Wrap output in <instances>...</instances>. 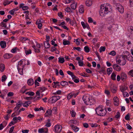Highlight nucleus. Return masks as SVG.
I'll return each mask as SVG.
<instances>
[{
    "label": "nucleus",
    "mask_w": 133,
    "mask_h": 133,
    "mask_svg": "<svg viewBox=\"0 0 133 133\" xmlns=\"http://www.w3.org/2000/svg\"><path fill=\"white\" fill-rule=\"evenodd\" d=\"M5 67L4 65L3 64H0V70L1 72H3L4 69Z\"/></svg>",
    "instance_id": "22"
},
{
    "label": "nucleus",
    "mask_w": 133,
    "mask_h": 133,
    "mask_svg": "<svg viewBox=\"0 0 133 133\" xmlns=\"http://www.w3.org/2000/svg\"><path fill=\"white\" fill-rule=\"evenodd\" d=\"M43 20L42 19H39L37 21L36 24H42L43 22Z\"/></svg>",
    "instance_id": "43"
},
{
    "label": "nucleus",
    "mask_w": 133,
    "mask_h": 133,
    "mask_svg": "<svg viewBox=\"0 0 133 133\" xmlns=\"http://www.w3.org/2000/svg\"><path fill=\"white\" fill-rule=\"evenodd\" d=\"M51 44L52 45H53L54 47H56L57 46V44H55L54 41H53V40H52L51 41Z\"/></svg>",
    "instance_id": "61"
},
{
    "label": "nucleus",
    "mask_w": 133,
    "mask_h": 133,
    "mask_svg": "<svg viewBox=\"0 0 133 133\" xmlns=\"http://www.w3.org/2000/svg\"><path fill=\"white\" fill-rule=\"evenodd\" d=\"M38 131L39 133H47L48 131V129L47 128L40 129H39Z\"/></svg>",
    "instance_id": "7"
},
{
    "label": "nucleus",
    "mask_w": 133,
    "mask_h": 133,
    "mask_svg": "<svg viewBox=\"0 0 133 133\" xmlns=\"http://www.w3.org/2000/svg\"><path fill=\"white\" fill-rule=\"evenodd\" d=\"M129 74L132 77H133V69L131 70L129 72Z\"/></svg>",
    "instance_id": "57"
},
{
    "label": "nucleus",
    "mask_w": 133,
    "mask_h": 133,
    "mask_svg": "<svg viewBox=\"0 0 133 133\" xmlns=\"http://www.w3.org/2000/svg\"><path fill=\"white\" fill-rule=\"evenodd\" d=\"M82 99L85 104L90 105L92 104V99H90L89 97L87 96L86 95H85L83 96Z\"/></svg>",
    "instance_id": "3"
},
{
    "label": "nucleus",
    "mask_w": 133,
    "mask_h": 133,
    "mask_svg": "<svg viewBox=\"0 0 133 133\" xmlns=\"http://www.w3.org/2000/svg\"><path fill=\"white\" fill-rule=\"evenodd\" d=\"M52 111L51 110L49 109L45 113V117H47L49 116H50L52 114Z\"/></svg>",
    "instance_id": "14"
},
{
    "label": "nucleus",
    "mask_w": 133,
    "mask_h": 133,
    "mask_svg": "<svg viewBox=\"0 0 133 133\" xmlns=\"http://www.w3.org/2000/svg\"><path fill=\"white\" fill-rule=\"evenodd\" d=\"M127 89V88L126 87H122L120 88V90L123 93L124 92V91L126 90Z\"/></svg>",
    "instance_id": "34"
},
{
    "label": "nucleus",
    "mask_w": 133,
    "mask_h": 133,
    "mask_svg": "<svg viewBox=\"0 0 133 133\" xmlns=\"http://www.w3.org/2000/svg\"><path fill=\"white\" fill-rule=\"evenodd\" d=\"M59 82H54L52 84H53V83L54 84V85H55V87L54 86L53 87L54 88H56V86H58V87H59L60 86V84H59Z\"/></svg>",
    "instance_id": "28"
},
{
    "label": "nucleus",
    "mask_w": 133,
    "mask_h": 133,
    "mask_svg": "<svg viewBox=\"0 0 133 133\" xmlns=\"http://www.w3.org/2000/svg\"><path fill=\"white\" fill-rule=\"evenodd\" d=\"M6 79V76L5 75H3L2 77V82L5 81Z\"/></svg>",
    "instance_id": "40"
},
{
    "label": "nucleus",
    "mask_w": 133,
    "mask_h": 133,
    "mask_svg": "<svg viewBox=\"0 0 133 133\" xmlns=\"http://www.w3.org/2000/svg\"><path fill=\"white\" fill-rule=\"evenodd\" d=\"M127 78V76L126 74L122 72L121 73V79L124 81Z\"/></svg>",
    "instance_id": "11"
},
{
    "label": "nucleus",
    "mask_w": 133,
    "mask_h": 133,
    "mask_svg": "<svg viewBox=\"0 0 133 133\" xmlns=\"http://www.w3.org/2000/svg\"><path fill=\"white\" fill-rule=\"evenodd\" d=\"M63 45H69L70 44V43L69 41H66L64 39L63 40Z\"/></svg>",
    "instance_id": "24"
},
{
    "label": "nucleus",
    "mask_w": 133,
    "mask_h": 133,
    "mask_svg": "<svg viewBox=\"0 0 133 133\" xmlns=\"http://www.w3.org/2000/svg\"><path fill=\"white\" fill-rule=\"evenodd\" d=\"M116 75L114 72H113L111 76V79L113 80H116Z\"/></svg>",
    "instance_id": "29"
},
{
    "label": "nucleus",
    "mask_w": 133,
    "mask_h": 133,
    "mask_svg": "<svg viewBox=\"0 0 133 133\" xmlns=\"http://www.w3.org/2000/svg\"><path fill=\"white\" fill-rule=\"evenodd\" d=\"M126 125L127 126V128L129 130H131L132 129V127L129 124H127Z\"/></svg>",
    "instance_id": "54"
},
{
    "label": "nucleus",
    "mask_w": 133,
    "mask_h": 133,
    "mask_svg": "<svg viewBox=\"0 0 133 133\" xmlns=\"http://www.w3.org/2000/svg\"><path fill=\"white\" fill-rule=\"evenodd\" d=\"M112 66L114 69L117 71H119L121 69V67L117 64H114Z\"/></svg>",
    "instance_id": "8"
},
{
    "label": "nucleus",
    "mask_w": 133,
    "mask_h": 133,
    "mask_svg": "<svg viewBox=\"0 0 133 133\" xmlns=\"http://www.w3.org/2000/svg\"><path fill=\"white\" fill-rule=\"evenodd\" d=\"M114 101V104L115 105L118 106L119 104V102L118 98L116 96L113 99Z\"/></svg>",
    "instance_id": "9"
},
{
    "label": "nucleus",
    "mask_w": 133,
    "mask_h": 133,
    "mask_svg": "<svg viewBox=\"0 0 133 133\" xmlns=\"http://www.w3.org/2000/svg\"><path fill=\"white\" fill-rule=\"evenodd\" d=\"M50 120L49 119H48V122H47L46 124L45 125V126L48 127H49L51 126V123L50 122Z\"/></svg>",
    "instance_id": "41"
},
{
    "label": "nucleus",
    "mask_w": 133,
    "mask_h": 133,
    "mask_svg": "<svg viewBox=\"0 0 133 133\" xmlns=\"http://www.w3.org/2000/svg\"><path fill=\"white\" fill-rule=\"evenodd\" d=\"M130 117L129 114H128L126 115L125 117V119L127 120H130Z\"/></svg>",
    "instance_id": "50"
},
{
    "label": "nucleus",
    "mask_w": 133,
    "mask_h": 133,
    "mask_svg": "<svg viewBox=\"0 0 133 133\" xmlns=\"http://www.w3.org/2000/svg\"><path fill=\"white\" fill-rule=\"evenodd\" d=\"M105 48L104 46H101L99 49V51L100 52L105 51Z\"/></svg>",
    "instance_id": "38"
},
{
    "label": "nucleus",
    "mask_w": 133,
    "mask_h": 133,
    "mask_svg": "<svg viewBox=\"0 0 133 133\" xmlns=\"http://www.w3.org/2000/svg\"><path fill=\"white\" fill-rule=\"evenodd\" d=\"M28 84L29 85H32L33 84L34 81L33 79H28Z\"/></svg>",
    "instance_id": "21"
},
{
    "label": "nucleus",
    "mask_w": 133,
    "mask_h": 133,
    "mask_svg": "<svg viewBox=\"0 0 133 133\" xmlns=\"http://www.w3.org/2000/svg\"><path fill=\"white\" fill-rule=\"evenodd\" d=\"M71 127L75 132L78 131L79 130V128L76 126L73 125H71Z\"/></svg>",
    "instance_id": "15"
},
{
    "label": "nucleus",
    "mask_w": 133,
    "mask_h": 133,
    "mask_svg": "<svg viewBox=\"0 0 133 133\" xmlns=\"http://www.w3.org/2000/svg\"><path fill=\"white\" fill-rule=\"evenodd\" d=\"M14 126H13L12 127H11L10 129V130L9 131V133H12V131H13V130L14 129Z\"/></svg>",
    "instance_id": "63"
},
{
    "label": "nucleus",
    "mask_w": 133,
    "mask_h": 133,
    "mask_svg": "<svg viewBox=\"0 0 133 133\" xmlns=\"http://www.w3.org/2000/svg\"><path fill=\"white\" fill-rule=\"evenodd\" d=\"M34 98H33V97L31 96H30L29 97H26L25 98V99L27 100H31L32 99H33Z\"/></svg>",
    "instance_id": "55"
},
{
    "label": "nucleus",
    "mask_w": 133,
    "mask_h": 133,
    "mask_svg": "<svg viewBox=\"0 0 133 133\" xmlns=\"http://www.w3.org/2000/svg\"><path fill=\"white\" fill-rule=\"evenodd\" d=\"M40 92H39L38 90L36 92V96L34 98V101H35L37 100H36V99L35 98H36V97H38V96H39L40 95Z\"/></svg>",
    "instance_id": "27"
},
{
    "label": "nucleus",
    "mask_w": 133,
    "mask_h": 133,
    "mask_svg": "<svg viewBox=\"0 0 133 133\" xmlns=\"http://www.w3.org/2000/svg\"><path fill=\"white\" fill-rule=\"evenodd\" d=\"M1 26L2 27L6 28L7 26L6 24L4 23L3 22H2L1 23Z\"/></svg>",
    "instance_id": "45"
},
{
    "label": "nucleus",
    "mask_w": 133,
    "mask_h": 133,
    "mask_svg": "<svg viewBox=\"0 0 133 133\" xmlns=\"http://www.w3.org/2000/svg\"><path fill=\"white\" fill-rule=\"evenodd\" d=\"M46 89V88L45 87H41L38 91L40 93H42L45 91Z\"/></svg>",
    "instance_id": "32"
},
{
    "label": "nucleus",
    "mask_w": 133,
    "mask_h": 133,
    "mask_svg": "<svg viewBox=\"0 0 133 133\" xmlns=\"http://www.w3.org/2000/svg\"><path fill=\"white\" fill-rule=\"evenodd\" d=\"M23 104V103L22 102L21 103H17L16 104V106L17 107L19 108L20 107H21L22 105Z\"/></svg>",
    "instance_id": "56"
},
{
    "label": "nucleus",
    "mask_w": 133,
    "mask_h": 133,
    "mask_svg": "<svg viewBox=\"0 0 133 133\" xmlns=\"http://www.w3.org/2000/svg\"><path fill=\"white\" fill-rule=\"evenodd\" d=\"M7 95L8 96H13L14 93L12 92H10L8 93Z\"/></svg>",
    "instance_id": "59"
},
{
    "label": "nucleus",
    "mask_w": 133,
    "mask_h": 133,
    "mask_svg": "<svg viewBox=\"0 0 133 133\" xmlns=\"http://www.w3.org/2000/svg\"><path fill=\"white\" fill-rule=\"evenodd\" d=\"M116 53L115 51H112L110 52L109 54L114 56L115 55Z\"/></svg>",
    "instance_id": "49"
},
{
    "label": "nucleus",
    "mask_w": 133,
    "mask_h": 133,
    "mask_svg": "<svg viewBox=\"0 0 133 133\" xmlns=\"http://www.w3.org/2000/svg\"><path fill=\"white\" fill-rule=\"evenodd\" d=\"M25 86H24L22 88V89L21 91V92L23 93H24L26 91L28 90V89H25V90L23 91V90L24 89H25Z\"/></svg>",
    "instance_id": "46"
},
{
    "label": "nucleus",
    "mask_w": 133,
    "mask_h": 133,
    "mask_svg": "<svg viewBox=\"0 0 133 133\" xmlns=\"http://www.w3.org/2000/svg\"><path fill=\"white\" fill-rule=\"evenodd\" d=\"M84 49L85 52L88 53L90 51V49L88 46H85Z\"/></svg>",
    "instance_id": "30"
},
{
    "label": "nucleus",
    "mask_w": 133,
    "mask_h": 133,
    "mask_svg": "<svg viewBox=\"0 0 133 133\" xmlns=\"http://www.w3.org/2000/svg\"><path fill=\"white\" fill-rule=\"evenodd\" d=\"M123 95L124 97H128L129 96L128 93L126 92H123Z\"/></svg>",
    "instance_id": "47"
},
{
    "label": "nucleus",
    "mask_w": 133,
    "mask_h": 133,
    "mask_svg": "<svg viewBox=\"0 0 133 133\" xmlns=\"http://www.w3.org/2000/svg\"><path fill=\"white\" fill-rule=\"evenodd\" d=\"M19 49L17 47H15L11 49V51L13 53H15L16 52L17 50Z\"/></svg>",
    "instance_id": "35"
},
{
    "label": "nucleus",
    "mask_w": 133,
    "mask_h": 133,
    "mask_svg": "<svg viewBox=\"0 0 133 133\" xmlns=\"http://www.w3.org/2000/svg\"><path fill=\"white\" fill-rule=\"evenodd\" d=\"M43 94H42L40 96L37 97H36V98H35L36 99V100H39V99H41L42 97L43 96Z\"/></svg>",
    "instance_id": "53"
},
{
    "label": "nucleus",
    "mask_w": 133,
    "mask_h": 133,
    "mask_svg": "<svg viewBox=\"0 0 133 133\" xmlns=\"http://www.w3.org/2000/svg\"><path fill=\"white\" fill-rule=\"evenodd\" d=\"M12 57V55L9 54H6L4 55V58L5 59H9Z\"/></svg>",
    "instance_id": "17"
},
{
    "label": "nucleus",
    "mask_w": 133,
    "mask_h": 133,
    "mask_svg": "<svg viewBox=\"0 0 133 133\" xmlns=\"http://www.w3.org/2000/svg\"><path fill=\"white\" fill-rule=\"evenodd\" d=\"M73 49L74 50H76L78 51H80L81 50V48L79 47H74L73 48Z\"/></svg>",
    "instance_id": "58"
},
{
    "label": "nucleus",
    "mask_w": 133,
    "mask_h": 133,
    "mask_svg": "<svg viewBox=\"0 0 133 133\" xmlns=\"http://www.w3.org/2000/svg\"><path fill=\"white\" fill-rule=\"evenodd\" d=\"M81 24L84 29H85L86 28V25H85V23L83 22H81Z\"/></svg>",
    "instance_id": "51"
},
{
    "label": "nucleus",
    "mask_w": 133,
    "mask_h": 133,
    "mask_svg": "<svg viewBox=\"0 0 133 133\" xmlns=\"http://www.w3.org/2000/svg\"><path fill=\"white\" fill-rule=\"evenodd\" d=\"M120 116V112H118L115 116V117L117 119H118L119 118Z\"/></svg>",
    "instance_id": "44"
},
{
    "label": "nucleus",
    "mask_w": 133,
    "mask_h": 133,
    "mask_svg": "<svg viewBox=\"0 0 133 133\" xmlns=\"http://www.w3.org/2000/svg\"><path fill=\"white\" fill-rule=\"evenodd\" d=\"M116 5V8L118 11L120 13H123L124 11L123 7L119 4H117Z\"/></svg>",
    "instance_id": "5"
},
{
    "label": "nucleus",
    "mask_w": 133,
    "mask_h": 133,
    "mask_svg": "<svg viewBox=\"0 0 133 133\" xmlns=\"http://www.w3.org/2000/svg\"><path fill=\"white\" fill-rule=\"evenodd\" d=\"M112 69L111 68H108L107 70V74L109 75L112 72Z\"/></svg>",
    "instance_id": "25"
},
{
    "label": "nucleus",
    "mask_w": 133,
    "mask_h": 133,
    "mask_svg": "<svg viewBox=\"0 0 133 133\" xmlns=\"http://www.w3.org/2000/svg\"><path fill=\"white\" fill-rule=\"evenodd\" d=\"M57 49L56 48L53 46L51 48V52H54V51L56 50Z\"/></svg>",
    "instance_id": "52"
},
{
    "label": "nucleus",
    "mask_w": 133,
    "mask_h": 133,
    "mask_svg": "<svg viewBox=\"0 0 133 133\" xmlns=\"http://www.w3.org/2000/svg\"><path fill=\"white\" fill-rule=\"evenodd\" d=\"M95 110L97 114L100 116H105L107 113L106 110H104L102 107L100 106L97 107Z\"/></svg>",
    "instance_id": "2"
},
{
    "label": "nucleus",
    "mask_w": 133,
    "mask_h": 133,
    "mask_svg": "<svg viewBox=\"0 0 133 133\" xmlns=\"http://www.w3.org/2000/svg\"><path fill=\"white\" fill-rule=\"evenodd\" d=\"M109 8L110 6H106L105 4L102 5L101 6L100 10L99 11L100 15L102 17H104L105 15L107 14L109 12Z\"/></svg>",
    "instance_id": "1"
},
{
    "label": "nucleus",
    "mask_w": 133,
    "mask_h": 133,
    "mask_svg": "<svg viewBox=\"0 0 133 133\" xmlns=\"http://www.w3.org/2000/svg\"><path fill=\"white\" fill-rule=\"evenodd\" d=\"M110 88L111 91L112 93H115L116 92L117 88L114 86V85L113 84H111L110 85Z\"/></svg>",
    "instance_id": "10"
},
{
    "label": "nucleus",
    "mask_w": 133,
    "mask_h": 133,
    "mask_svg": "<svg viewBox=\"0 0 133 133\" xmlns=\"http://www.w3.org/2000/svg\"><path fill=\"white\" fill-rule=\"evenodd\" d=\"M62 128V127L61 125H56L55 127V132L56 133H59L61 132Z\"/></svg>",
    "instance_id": "6"
},
{
    "label": "nucleus",
    "mask_w": 133,
    "mask_h": 133,
    "mask_svg": "<svg viewBox=\"0 0 133 133\" xmlns=\"http://www.w3.org/2000/svg\"><path fill=\"white\" fill-rule=\"evenodd\" d=\"M60 98L59 96H54L51 97L49 99V101H50L51 103H55Z\"/></svg>",
    "instance_id": "4"
},
{
    "label": "nucleus",
    "mask_w": 133,
    "mask_h": 133,
    "mask_svg": "<svg viewBox=\"0 0 133 133\" xmlns=\"http://www.w3.org/2000/svg\"><path fill=\"white\" fill-rule=\"evenodd\" d=\"M44 46L45 48L47 49L50 47V45L48 42H45L44 43Z\"/></svg>",
    "instance_id": "16"
},
{
    "label": "nucleus",
    "mask_w": 133,
    "mask_h": 133,
    "mask_svg": "<svg viewBox=\"0 0 133 133\" xmlns=\"http://www.w3.org/2000/svg\"><path fill=\"white\" fill-rule=\"evenodd\" d=\"M79 11V12L81 13L82 14L84 13V9L83 5H81L80 6Z\"/></svg>",
    "instance_id": "23"
},
{
    "label": "nucleus",
    "mask_w": 133,
    "mask_h": 133,
    "mask_svg": "<svg viewBox=\"0 0 133 133\" xmlns=\"http://www.w3.org/2000/svg\"><path fill=\"white\" fill-rule=\"evenodd\" d=\"M61 85L63 87H64L66 85H68V83L66 81H63L61 82L60 83Z\"/></svg>",
    "instance_id": "20"
},
{
    "label": "nucleus",
    "mask_w": 133,
    "mask_h": 133,
    "mask_svg": "<svg viewBox=\"0 0 133 133\" xmlns=\"http://www.w3.org/2000/svg\"><path fill=\"white\" fill-rule=\"evenodd\" d=\"M128 60L130 62H133V57L131 56L130 55L129 57H128Z\"/></svg>",
    "instance_id": "39"
},
{
    "label": "nucleus",
    "mask_w": 133,
    "mask_h": 133,
    "mask_svg": "<svg viewBox=\"0 0 133 133\" xmlns=\"http://www.w3.org/2000/svg\"><path fill=\"white\" fill-rule=\"evenodd\" d=\"M90 125L92 127H96L98 126V125L96 123H90Z\"/></svg>",
    "instance_id": "48"
},
{
    "label": "nucleus",
    "mask_w": 133,
    "mask_h": 133,
    "mask_svg": "<svg viewBox=\"0 0 133 133\" xmlns=\"http://www.w3.org/2000/svg\"><path fill=\"white\" fill-rule=\"evenodd\" d=\"M58 62L60 63H63L64 62V58L63 57H59L58 58Z\"/></svg>",
    "instance_id": "26"
},
{
    "label": "nucleus",
    "mask_w": 133,
    "mask_h": 133,
    "mask_svg": "<svg viewBox=\"0 0 133 133\" xmlns=\"http://www.w3.org/2000/svg\"><path fill=\"white\" fill-rule=\"evenodd\" d=\"M31 103V101H26L23 104V105L24 107H27L29 106Z\"/></svg>",
    "instance_id": "19"
},
{
    "label": "nucleus",
    "mask_w": 133,
    "mask_h": 133,
    "mask_svg": "<svg viewBox=\"0 0 133 133\" xmlns=\"http://www.w3.org/2000/svg\"><path fill=\"white\" fill-rule=\"evenodd\" d=\"M114 26H110L108 28V29L110 32H113V31L115 29L113 28Z\"/></svg>",
    "instance_id": "31"
},
{
    "label": "nucleus",
    "mask_w": 133,
    "mask_h": 133,
    "mask_svg": "<svg viewBox=\"0 0 133 133\" xmlns=\"http://www.w3.org/2000/svg\"><path fill=\"white\" fill-rule=\"evenodd\" d=\"M121 56L122 57V58L123 59V62L122 63V64H120V65H124L126 63V61L125 60V59H127L128 57L126 55H122Z\"/></svg>",
    "instance_id": "12"
},
{
    "label": "nucleus",
    "mask_w": 133,
    "mask_h": 133,
    "mask_svg": "<svg viewBox=\"0 0 133 133\" xmlns=\"http://www.w3.org/2000/svg\"><path fill=\"white\" fill-rule=\"evenodd\" d=\"M14 10H12L9 11V13H10L11 15L14 14Z\"/></svg>",
    "instance_id": "62"
},
{
    "label": "nucleus",
    "mask_w": 133,
    "mask_h": 133,
    "mask_svg": "<svg viewBox=\"0 0 133 133\" xmlns=\"http://www.w3.org/2000/svg\"><path fill=\"white\" fill-rule=\"evenodd\" d=\"M88 22L89 23H91L93 22V20L91 17L88 18Z\"/></svg>",
    "instance_id": "60"
},
{
    "label": "nucleus",
    "mask_w": 133,
    "mask_h": 133,
    "mask_svg": "<svg viewBox=\"0 0 133 133\" xmlns=\"http://www.w3.org/2000/svg\"><path fill=\"white\" fill-rule=\"evenodd\" d=\"M70 113L72 117H74L75 116L76 113L75 112L73 111V110L70 111Z\"/></svg>",
    "instance_id": "42"
},
{
    "label": "nucleus",
    "mask_w": 133,
    "mask_h": 133,
    "mask_svg": "<svg viewBox=\"0 0 133 133\" xmlns=\"http://www.w3.org/2000/svg\"><path fill=\"white\" fill-rule=\"evenodd\" d=\"M91 2L90 1H86L85 2V4L86 5L88 6H90L91 4Z\"/></svg>",
    "instance_id": "37"
},
{
    "label": "nucleus",
    "mask_w": 133,
    "mask_h": 133,
    "mask_svg": "<svg viewBox=\"0 0 133 133\" xmlns=\"http://www.w3.org/2000/svg\"><path fill=\"white\" fill-rule=\"evenodd\" d=\"M22 132L23 133H28L29 132V130H22Z\"/></svg>",
    "instance_id": "64"
},
{
    "label": "nucleus",
    "mask_w": 133,
    "mask_h": 133,
    "mask_svg": "<svg viewBox=\"0 0 133 133\" xmlns=\"http://www.w3.org/2000/svg\"><path fill=\"white\" fill-rule=\"evenodd\" d=\"M10 4V2H9V1L8 0L5 1L3 3V5L4 6H5L6 5L9 4Z\"/></svg>",
    "instance_id": "36"
},
{
    "label": "nucleus",
    "mask_w": 133,
    "mask_h": 133,
    "mask_svg": "<svg viewBox=\"0 0 133 133\" xmlns=\"http://www.w3.org/2000/svg\"><path fill=\"white\" fill-rule=\"evenodd\" d=\"M25 53L26 55H29L31 53V49H29L28 50H25Z\"/></svg>",
    "instance_id": "33"
},
{
    "label": "nucleus",
    "mask_w": 133,
    "mask_h": 133,
    "mask_svg": "<svg viewBox=\"0 0 133 133\" xmlns=\"http://www.w3.org/2000/svg\"><path fill=\"white\" fill-rule=\"evenodd\" d=\"M0 45L2 48H4L6 47V43L5 41H1L0 42Z\"/></svg>",
    "instance_id": "13"
},
{
    "label": "nucleus",
    "mask_w": 133,
    "mask_h": 133,
    "mask_svg": "<svg viewBox=\"0 0 133 133\" xmlns=\"http://www.w3.org/2000/svg\"><path fill=\"white\" fill-rule=\"evenodd\" d=\"M77 4L76 3H73L70 6L71 8L73 10H75L76 8Z\"/></svg>",
    "instance_id": "18"
}]
</instances>
